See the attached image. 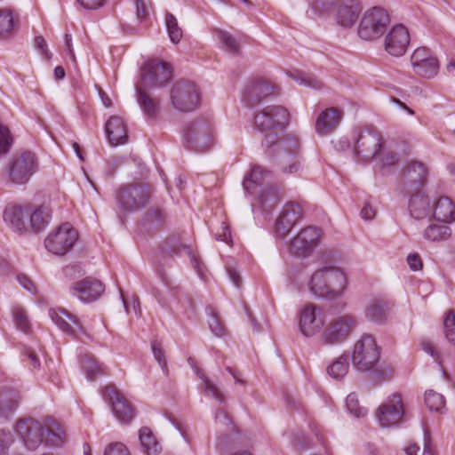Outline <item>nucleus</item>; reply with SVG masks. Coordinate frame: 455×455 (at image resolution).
I'll return each mask as SVG.
<instances>
[{
  "mask_svg": "<svg viewBox=\"0 0 455 455\" xmlns=\"http://www.w3.org/2000/svg\"><path fill=\"white\" fill-rule=\"evenodd\" d=\"M228 44H229V58L232 56L234 58L240 59L242 56L240 42L236 38L229 36Z\"/></svg>",
  "mask_w": 455,
  "mask_h": 455,
  "instance_id": "58",
  "label": "nucleus"
},
{
  "mask_svg": "<svg viewBox=\"0 0 455 455\" xmlns=\"http://www.w3.org/2000/svg\"><path fill=\"white\" fill-rule=\"evenodd\" d=\"M347 283V275L340 267L324 265L312 274L308 288L316 297L336 299L344 293Z\"/></svg>",
  "mask_w": 455,
  "mask_h": 455,
  "instance_id": "4",
  "label": "nucleus"
},
{
  "mask_svg": "<svg viewBox=\"0 0 455 455\" xmlns=\"http://www.w3.org/2000/svg\"><path fill=\"white\" fill-rule=\"evenodd\" d=\"M272 177V172L262 166L253 165L243 182V188L248 193L258 195V204L266 215L271 213L284 195L280 186L270 183Z\"/></svg>",
  "mask_w": 455,
  "mask_h": 455,
  "instance_id": "3",
  "label": "nucleus"
},
{
  "mask_svg": "<svg viewBox=\"0 0 455 455\" xmlns=\"http://www.w3.org/2000/svg\"><path fill=\"white\" fill-rule=\"evenodd\" d=\"M49 315L52 322L67 335L80 339L79 335L83 334L90 338L85 328L79 319L67 311L65 308H53L49 310Z\"/></svg>",
  "mask_w": 455,
  "mask_h": 455,
  "instance_id": "21",
  "label": "nucleus"
},
{
  "mask_svg": "<svg viewBox=\"0 0 455 455\" xmlns=\"http://www.w3.org/2000/svg\"><path fill=\"white\" fill-rule=\"evenodd\" d=\"M425 403L430 411H440L444 408L445 401L443 395L434 390H427L425 393Z\"/></svg>",
  "mask_w": 455,
  "mask_h": 455,
  "instance_id": "46",
  "label": "nucleus"
},
{
  "mask_svg": "<svg viewBox=\"0 0 455 455\" xmlns=\"http://www.w3.org/2000/svg\"><path fill=\"white\" fill-rule=\"evenodd\" d=\"M105 131L113 146L124 144L128 140L126 125L119 116H111L106 124Z\"/></svg>",
  "mask_w": 455,
  "mask_h": 455,
  "instance_id": "31",
  "label": "nucleus"
},
{
  "mask_svg": "<svg viewBox=\"0 0 455 455\" xmlns=\"http://www.w3.org/2000/svg\"><path fill=\"white\" fill-rule=\"evenodd\" d=\"M276 86L265 77L249 80L242 92V101L246 108H254L276 92Z\"/></svg>",
  "mask_w": 455,
  "mask_h": 455,
  "instance_id": "14",
  "label": "nucleus"
},
{
  "mask_svg": "<svg viewBox=\"0 0 455 455\" xmlns=\"http://www.w3.org/2000/svg\"><path fill=\"white\" fill-rule=\"evenodd\" d=\"M152 195L151 188L145 183L125 184L116 194L117 208L124 214L146 207Z\"/></svg>",
  "mask_w": 455,
  "mask_h": 455,
  "instance_id": "8",
  "label": "nucleus"
},
{
  "mask_svg": "<svg viewBox=\"0 0 455 455\" xmlns=\"http://www.w3.org/2000/svg\"><path fill=\"white\" fill-rule=\"evenodd\" d=\"M172 76L171 66L159 60H148L142 71L141 81L138 85L144 88H159L167 84Z\"/></svg>",
  "mask_w": 455,
  "mask_h": 455,
  "instance_id": "16",
  "label": "nucleus"
},
{
  "mask_svg": "<svg viewBox=\"0 0 455 455\" xmlns=\"http://www.w3.org/2000/svg\"><path fill=\"white\" fill-rule=\"evenodd\" d=\"M250 436L247 432H243L237 426L229 421V444L247 445Z\"/></svg>",
  "mask_w": 455,
  "mask_h": 455,
  "instance_id": "48",
  "label": "nucleus"
},
{
  "mask_svg": "<svg viewBox=\"0 0 455 455\" xmlns=\"http://www.w3.org/2000/svg\"><path fill=\"white\" fill-rule=\"evenodd\" d=\"M389 307L382 299H372L365 309V317L375 323H384L387 321Z\"/></svg>",
  "mask_w": 455,
  "mask_h": 455,
  "instance_id": "34",
  "label": "nucleus"
},
{
  "mask_svg": "<svg viewBox=\"0 0 455 455\" xmlns=\"http://www.w3.org/2000/svg\"><path fill=\"white\" fill-rule=\"evenodd\" d=\"M78 232L69 224L64 223L52 232L44 240L45 248L55 255H65L75 245Z\"/></svg>",
  "mask_w": 455,
  "mask_h": 455,
  "instance_id": "15",
  "label": "nucleus"
},
{
  "mask_svg": "<svg viewBox=\"0 0 455 455\" xmlns=\"http://www.w3.org/2000/svg\"><path fill=\"white\" fill-rule=\"evenodd\" d=\"M102 395L110 404L113 413L120 422L129 423L133 419V407L115 386H107L103 389Z\"/></svg>",
  "mask_w": 455,
  "mask_h": 455,
  "instance_id": "19",
  "label": "nucleus"
},
{
  "mask_svg": "<svg viewBox=\"0 0 455 455\" xmlns=\"http://www.w3.org/2000/svg\"><path fill=\"white\" fill-rule=\"evenodd\" d=\"M200 100L198 86L189 80L177 81L170 90V103L174 110L180 113L196 110Z\"/></svg>",
  "mask_w": 455,
  "mask_h": 455,
  "instance_id": "9",
  "label": "nucleus"
},
{
  "mask_svg": "<svg viewBox=\"0 0 455 455\" xmlns=\"http://www.w3.org/2000/svg\"><path fill=\"white\" fill-rule=\"evenodd\" d=\"M16 430L28 450L35 451L43 443L49 447H61L68 441L64 427L51 419L41 423L34 419H24L17 422Z\"/></svg>",
  "mask_w": 455,
  "mask_h": 455,
  "instance_id": "2",
  "label": "nucleus"
},
{
  "mask_svg": "<svg viewBox=\"0 0 455 455\" xmlns=\"http://www.w3.org/2000/svg\"><path fill=\"white\" fill-rule=\"evenodd\" d=\"M451 230L446 225L430 224L423 232V237L431 242L446 240L451 236Z\"/></svg>",
  "mask_w": 455,
  "mask_h": 455,
  "instance_id": "39",
  "label": "nucleus"
},
{
  "mask_svg": "<svg viewBox=\"0 0 455 455\" xmlns=\"http://www.w3.org/2000/svg\"><path fill=\"white\" fill-rule=\"evenodd\" d=\"M165 24L170 40L173 44H178L183 36V32L175 16L167 12L165 15Z\"/></svg>",
  "mask_w": 455,
  "mask_h": 455,
  "instance_id": "42",
  "label": "nucleus"
},
{
  "mask_svg": "<svg viewBox=\"0 0 455 455\" xmlns=\"http://www.w3.org/2000/svg\"><path fill=\"white\" fill-rule=\"evenodd\" d=\"M103 455H131V453L124 443L117 442L109 443Z\"/></svg>",
  "mask_w": 455,
  "mask_h": 455,
  "instance_id": "54",
  "label": "nucleus"
},
{
  "mask_svg": "<svg viewBox=\"0 0 455 455\" xmlns=\"http://www.w3.org/2000/svg\"><path fill=\"white\" fill-rule=\"evenodd\" d=\"M289 123L290 112L281 105H269L256 111L251 122L253 129L264 135L262 146L275 154L280 170L293 174L301 169L299 139L293 134L279 138Z\"/></svg>",
  "mask_w": 455,
  "mask_h": 455,
  "instance_id": "1",
  "label": "nucleus"
},
{
  "mask_svg": "<svg viewBox=\"0 0 455 455\" xmlns=\"http://www.w3.org/2000/svg\"><path fill=\"white\" fill-rule=\"evenodd\" d=\"M422 349L429 354L439 364H441V355L435 349L430 341H423L421 343Z\"/></svg>",
  "mask_w": 455,
  "mask_h": 455,
  "instance_id": "61",
  "label": "nucleus"
},
{
  "mask_svg": "<svg viewBox=\"0 0 455 455\" xmlns=\"http://www.w3.org/2000/svg\"><path fill=\"white\" fill-rule=\"evenodd\" d=\"M185 146L189 150L204 152L214 142L213 131L210 123L203 118L192 121L184 132Z\"/></svg>",
  "mask_w": 455,
  "mask_h": 455,
  "instance_id": "10",
  "label": "nucleus"
},
{
  "mask_svg": "<svg viewBox=\"0 0 455 455\" xmlns=\"http://www.w3.org/2000/svg\"><path fill=\"white\" fill-rule=\"evenodd\" d=\"M86 10H96L105 4V0H76Z\"/></svg>",
  "mask_w": 455,
  "mask_h": 455,
  "instance_id": "62",
  "label": "nucleus"
},
{
  "mask_svg": "<svg viewBox=\"0 0 455 455\" xmlns=\"http://www.w3.org/2000/svg\"><path fill=\"white\" fill-rule=\"evenodd\" d=\"M139 438L147 455H158L161 452L162 446L148 427L140 428Z\"/></svg>",
  "mask_w": 455,
  "mask_h": 455,
  "instance_id": "36",
  "label": "nucleus"
},
{
  "mask_svg": "<svg viewBox=\"0 0 455 455\" xmlns=\"http://www.w3.org/2000/svg\"><path fill=\"white\" fill-rule=\"evenodd\" d=\"M213 36L224 48L228 47V34L225 30L214 28Z\"/></svg>",
  "mask_w": 455,
  "mask_h": 455,
  "instance_id": "64",
  "label": "nucleus"
},
{
  "mask_svg": "<svg viewBox=\"0 0 455 455\" xmlns=\"http://www.w3.org/2000/svg\"><path fill=\"white\" fill-rule=\"evenodd\" d=\"M323 324L324 319L319 307L307 304L302 308L299 314V327L304 336H314L323 328Z\"/></svg>",
  "mask_w": 455,
  "mask_h": 455,
  "instance_id": "24",
  "label": "nucleus"
},
{
  "mask_svg": "<svg viewBox=\"0 0 455 455\" xmlns=\"http://www.w3.org/2000/svg\"><path fill=\"white\" fill-rule=\"evenodd\" d=\"M19 397L15 391L7 390L0 394V417L8 419L18 407Z\"/></svg>",
  "mask_w": 455,
  "mask_h": 455,
  "instance_id": "37",
  "label": "nucleus"
},
{
  "mask_svg": "<svg viewBox=\"0 0 455 455\" xmlns=\"http://www.w3.org/2000/svg\"><path fill=\"white\" fill-rule=\"evenodd\" d=\"M136 16L142 22L147 20L148 12L143 0H135Z\"/></svg>",
  "mask_w": 455,
  "mask_h": 455,
  "instance_id": "60",
  "label": "nucleus"
},
{
  "mask_svg": "<svg viewBox=\"0 0 455 455\" xmlns=\"http://www.w3.org/2000/svg\"><path fill=\"white\" fill-rule=\"evenodd\" d=\"M14 22L12 12L7 10H0V38H4L12 34Z\"/></svg>",
  "mask_w": 455,
  "mask_h": 455,
  "instance_id": "45",
  "label": "nucleus"
},
{
  "mask_svg": "<svg viewBox=\"0 0 455 455\" xmlns=\"http://www.w3.org/2000/svg\"><path fill=\"white\" fill-rule=\"evenodd\" d=\"M147 89L140 85L136 86L137 101L145 116L154 118L158 113L160 100L147 94L145 92Z\"/></svg>",
  "mask_w": 455,
  "mask_h": 455,
  "instance_id": "35",
  "label": "nucleus"
},
{
  "mask_svg": "<svg viewBox=\"0 0 455 455\" xmlns=\"http://www.w3.org/2000/svg\"><path fill=\"white\" fill-rule=\"evenodd\" d=\"M357 326L355 315L346 314L331 319L322 334V341L325 345H339L348 339Z\"/></svg>",
  "mask_w": 455,
  "mask_h": 455,
  "instance_id": "12",
  "label": "nucleus"
},
{
  "mask_svg": "<svg viewBox=\"0 0 455 455\" xmlns=\"http://www.w3.org/2000/svg\"><path fill=\"white\" fill-rule=\"evenodd\" d=\"M291 77L298 82L299 84L307 86L312 89H321L323 87V83L315 76L311 74H307L301 71H296L294 73H291Z\"/></svg>",
  "mask_w": 455,
  "mask_h": 455,
  "instance_id": "43",
  "label": "nucleus"
},
{
  "mask_svg": "<svg viewBox=\"0 0 455 455\" xmlns=\"http://www.w3.org/2000/svg\"><path fill=\"white\" fill-rule=\"evenodd\" d=\"M346 406L348 411L356 418L363 417L367 413V410L359 405L357 395L355 393H351L347 396Z\"/></svg>",
  "mask_w": 455,
  "mask_h": 455,
  "instance_id": "50",
  "label": "nucleus"
},
{
  "mask_svg": "<svg viewBox=\"0 0 455 455\" xmlns=\"http://www.w3.org/2000/svg\"><path fill=\"white\" fill-rule=\"evenodd\" d=\"M362 11L358 0H344L337 12L338 23L344 28L352 27L357 20Z\"/></svg>",
  "mask_w": 455,
  "mask_h": 455,
  "instance_id": "30",
  "label": "nucleus"
},
{
  "mask_svg": "<svg viewBox=\"0 0 455 455\" xmlns=\"http://www.w3.org/2000/svg\"><path fill=\"white\" fill-rule=\"evenodd\" d=\"M28 216L30 217V227L32 230L38 233L43 231L49 223L51 212L48 207L40 206L34 212L30 210Z\"/></svg>",
  "mask_w": 455,
  "mask_h": 455,
  "instance_id": "38",
  "label": "nucleus"
},
{
  "mask_svg": "<svg viewBox=\"0 0 455 455\" xmlns=\"http://www.w3.org/2000/svg\"><path fill=\"white\" fill-rule=\"evenodd\" d=\"M427 171L423 163L411 162L404 170L401 180V193L411 195L414 191L422 190L427 181Z\"/></svg>",
  "mask_w": 455,
  "mask_h": 455,
  "instance_id": "20",
  "label": "nucleus"
},
{
  "mask_svg": "<svg viewBox=\"0 0 455 455\" xmlns=\"http://www.w3.org/2000/svg\"><path fill=\"white\" fill-rule=\"evenodd\" d=\"M209 327L212 332L217 337H222L225 333V328L221 323L217 312L211 310L208 320Z\"/></svg>",
  "mask_w": 455,
  "mask_h": 455,
  "instance_id": "52",
  "label": "nucleus"
},
{
  "mask_svg": "<svg viewBox=\"0 0 455 455\" xmlns=\"http://www.w3.org/2000/svg\"><path fill=\"white\" fill-rule=\"evenodd\" d=\"M183 252L189 256L190 261L198 275L201 278H204V266L201 263L199 258L192 251L191 248L182 241L180 235H172L166 238L159 246V255L156 261V272L166 284H168V283L164 270L162 269L163 266L166 263L167 258L180 256Z\"/></svg>",
  "mask_w": 455,
  "mask_h": 455,
  "instance_id": "6",
  "label": "nucleus"
},
{
  "mask_svg": "<svg viewBox=\"0 0 455 455\" xmlns=\"http://www.w3.org/2000/svg\"><path fill=\"white\" fill-rule=\"evenodd\" d=\"M411 63L415 75L425 79L435 77L440 68L436 56L427 47L417 48L411 56Z\"/></svg>",
  "mask_w": 455,
  "mask_h": 455,
  "instance_id": "17",
  "label": "nucleus"
},
{
  "mask_svg": "<svg viewBox=\"0 0 455 455\" xmlns=\"http://www.w3.org/2000/svg\"><path fill=\"white\" fill-rule=\"evenodd\" d=\"M105 291L104 284L93 277H86L76 282L70 287V292L82 302L91 303L97 300Z\"/></svg>",
  "mask_w": 455,
  "mask_h": 455,
  "instance_id": "25",
  "label": "nucleus"
},
{
  "mask_svg": "<svg viewBox=\"0 0 455 455\" xmlns=\"http://www.w3.org/2000/svg\"><path fill=\"white\" fill-rule=\"evenodd\" d=\"M197 376L203 379V388L205 395L214 397L219 403H222L225 400L224 395L219 390L218 387L209 379H207L200 371H196Z\"/></svg>",
  "mask_w": 455,
  "mask_h": 455,
  "instance_id": "44",
  "label": "nucleus"
},
{
  "mask_svg": "<svg viewBox=\"0 0 455 455\" xmlns=\"http://www.w3.org/2000/svg\"><path fill=\"white\" fill-rule=\"evenodd\" d=\"M410 44V35L403 25L392 28L385 38V50L395 57L403 56Z\"/></svg>",
  "mask_w": 455,
  "mask_h": 455,
  "instance_id": "26",
  "label": "nucleus"
},
{
  "mask_svg": "<svg viewBox=\"0 0 455 455\" xmlns=\"http://www.w3.org/2000/svg\"><path fill=\"white\" fill-rule=\"evenodd\" d=\"M38 161L30 151L15 154L9 163L8 174L12 182L25 184L36 172Z\"/></svg>",
  "mask_w": 455,
  "mask_h": 455,
  "instance_id": "13",
  "label": "nucleus"
},
{
  "mask_svg": "<svg viewBox=\"0 0 455 455\" xmlns=\"http://www.w3.org/2000/svg\"><path fill=\"white\" fill-rule=\"evenodd\" d=\"M18 282L21 286H23L27 291L31 293L36 292V287L33 282L25 275H19L17 276Z\"/></svg>",
  "mask_w": 455,
  "mask_h": 455,
  "instance_id": "63",
  "label": "nucleus"
},
{
  "mask_svg": "<svg viewBox=\"0 0 455 455\" xmlns=\"http://www.w3.org/2000/svg\"><path fill=\"white\" fill-rule=\"evenodd\" d=\"M431 214L438 221L452 222L455 220V205L449 197H440L434 206L432 205Z\"/></svg>",
  "mask_w": 455,
  "mask_h": 455,
  "instance_id": "33",
  "label": "nucleus"
},
{
  "mask_svg": "<svg viewBox=\"0 0 455 455\" xmlns=\"http://www.w3.org/2000/svg\"><path fill=\"white\" fill-rule=\"evenodd\" d=\"M382 146L380 132L373 126L357 127L352 134V151L360 163H368L377 156Z\"/></svg>",
  "mask_w": 455,
  "mask_h": 455,
  "instance_id": "7",
  "label": "nucleus"
},
{
  "mask_svg": "<svg viewBox=\"0 0 455 455\" xmlns=\"http://www.w3.org/2000/svg\"><path fill=\"white\" fill-rule=\"evenodd\" d=\"M12 316L17 329L25 333H28L30 323L25 310L22 307H15L12 309Z\"/></svg>",
  "mask_w": 455,
  "mask_h": 455,
  "instance_id": "47",
  "label": "nucleus"
},
{
  "mask_svg": "<svg viewBox=\"0 0 455 455\" xmlns=\"http://www.w3.org/2000/svg\"><path fill=\"white\" fill-rule=\"evenodd\" d=\"M408 196V212L411 218L416 220H421L427 218L432 213V204L430 198L423 190L414 191L411 195H403Z\"/></svg>",
  "mask_w": 455,
  "mask_h": 455,
  "instance_id": "27",
  "label": "nucleus"
},
{
  "mask_svg": "<svg viewBox=\"0 0 455 455\" xmlns=\"http://www.w3.org/2000/svg\"><path fill=\"white\" fill-rule=\"evenodd\" d=\"M302 218L303 209L301 205L297 202H287L283 205L275 224L276 235L280 237H284Z\"/></svg>",
  "mask_w": 455,
  "mask_h": 455,
  "instance_id": "23",
  "label": "nucleus"
},
{
  "mask_svg": "<svg viewBox=\"0 0 455 455\" xmlns=\"http://www.w3.org/2000/svg\"><path fill=\"white\" fill-rule=\"evenodd\" d=\"M407 263L412 271L420 270L423 267L421 258L418 253H411L408 255Z\"/></svg>",
  "mask_w": 455,
  "mask_h": 455,
  "instance_id": "59",
  "label": "nucleus"
},
{
  "mask_svg": "<svg viewBox=\"0 0 455 455\" xmlns=\"http://www.w3.org/2000/svg\"><path fill=\"white\" fill-rule=\"evenodd\" d=\"M229 281L232 283L233 286L235 287V291H234L233 297L240 299L243 309L247 316V319L254 331H260V325L256 320V318L253 316L251 310L247 306V304L241 299L242 298V288H243V277L241 275L240 270L229 264Z\"/></svg>",
  "mask_w": 455,
  "mask_h": 455,
  "instance_id": "29",
  "label": "nucleus"
},
{
  "mask_svg": "<svg viewBox=\"0 0 455 455\" xmlns=\"http://www.w3.org/2000/svg\"><path fill=\"white\" fill-rule=\"evenodd\" d=\"M13 443V436L10 431H0V454L7 455V450Z\"/></svg>",
  "mask_w": 455,
  "mask_h": 455,
  "instance_id": "55",
  "label": "nucleus"
},
{
  "mask_svg": "<svg viewBox=\"0 0 455 455\" xmlns=\"http://www.w3.org/2000/svg\"><path fill=\"white\" fill-rule=\"evenodd\" d=\"M30 208L18 205H9L4 209V221L16 232L26 229L25 219L28 217Z\"/></svg>",
  "mask_w": 455,
  "mask_h": 455,
  "instance_id": "32",
  "label": "nucleus"
},
{
  "mask_svg": "<svg viewBox=\"0 0 455 455\" xmlns=\"http://www.w3.org/2000/svg\"><path fill=\"white\" fill-rule=\"evenodd\" d=\"M229 374L232 375L234 379V392L235 395L238 397L245 394L246 392V382L242 378V375L240 372H237L235 371H233L231 368H229Z\"/></svg>",
  "mask_w": 455,
  "mask_h": 455,
  "instance_id": "53",
  "label": "nucleus"
},
{
  "mask_svg": "<svg viewBox=\"0 0 455 455\" xmlns=\"http://www.w3.org/2000/svg\"><path fill=\"white\" fill-rule=\"evenodd\" d=\"M152 351L154 357L158 362L163 371H167V363L163 349L155 342L152 344Z\"/></svg>",
  "mask_w": 455,
  "mask_h": 455,
  "instance_id": "56",
  "label": "nucleus"
},
{
  "mask_svg": "<svg viewBox=\"0 0 455 455\" xmlns=\"http://www.w3.org/2000/svg\"><path fill=\"white\" fill-rule=\"evenodd\" d=\"M321 231L315 227L301 229L289 243V252L298 258H307L318 244Z\"/></svg>",
  "mask_w": 455,
  "mask_h": 455,
  "instance_id": "18",
  "label": "nucleus"
},
{
  "mask_svg": "<svg viewBox=\"0 0 455 455\" xmlns=\"http://www.w3.org/2000/svg\"><path fill=\"white\" fill-rule=\"evenodd\" d=\"M81 365L89 380H94L97 376L104 373L102 366L92 355H85Z\"/></svg>",
  "mask_w": 455,
  "mask_h": 455,
  "instance_id": "40",
  "label": "nucleus"
},
{
  "mask_svg": "<svg viewBox=\"0 0 455 455\" xmlns=\"http://www.w3.org/2000/svg\"><path fill=\"white\" fill-rule=\"evenodd\" d=\"M348 368V356L344 354L327 368V372L331 378L340 379L347 373Z\"/></svg>",
  "mask_w": 455,
  "mask_h": 455,
  "instance_id": "41",
  "label": "nucleus"
},
{
  "mask_svg": "<svg viewBox=\"0 0 455 455\" xmlns=\"http://www.w3.org/2000/svg\"><path fill=\"white\" fill-rule=\"evenodd\" d=\"M389 21L384 9L373 7L363 14L358 27V36L366 41L378 39L386 32Z\"/></svg>",
  "mask_w": 455,
  "mask_h": 455,
  "instance_id": "11",
  "label": "nucleus"
},
{
  "mask_svg": "<svg viewBox=\"0 0 455 455\" xmlns=\"http://www.w3.org/2000/svg\"><path fill=\"white\" fill-rule=\"evenodd\" d=\"M343 111L336 108H328L322 111L315 121V131L321 136L333 132L343 118Z\"/></svg>",
  "mask_w": 455,
  "mask_h": 455,
  "instance_id": "28",
  "label": "nucleus"
},
{
  "mask_svg": "<svg viewBox=\"0 0 455 455\" xmlns=\"http://www.w3.org/2000/svg\"><path fill=\"white\" fill-rule=\"evenodd\" d=\"M403 412L400 395L393 394L378 408L377 418L382 427H390L402 420Z\"/></svg>",
  "mask_w": 455,
  "mask_h": 455,
  "instance_id": "22",
  "label": "nucleus"
},
{
  "mask_svg": "<svg viewBox=\"0 0 455 455\" xmlns=\"http://www.w3.org/2000/svg\"><path fill=\"white\" fill-rule=\"evenodd\" d=\"M12 144V137L7 126L0 124V156L10 150Z\"/></svg>",
  "mask_w": 455,
  "mask_h": 455,
  "instance_id": "51",
  "label": "nucleus"
},
{
  "mask_svg": "<svg viewBox=\"0 0 455 455\" xmlns=\"http://www.w3.org/2000/svg\"><path fill=\"white\" fill-rule=\"evenodd\" d=\"M146 216H147V219L148 221H150L152 223L159 224L164 220L166 214L163 210L155 208V209H150L147 212Z\"/></svg>",
  "mask_w": 455,
  "mask_h": 455,
  "instance_id": "57",
  "label": "nucleus"
},
{
  "mask_svg": "<svg viewBox=\"0 0 455 455\" xmlns=\"http://www.w3.org/2000/svg\"><path fill=\"white\" fill-rule=\"evenodd\" d=\"M444 335L449 343L455 346V315L453 310H449L443 320Z\"/></svg>",
  "mask_w": 455,
  "mask_h": 455,
  "instance_id": "49",
  "label": "nucleus"
},
{
  "mask_svg": "<svg viewBox=\"0 0 455 455\" xmlns=\"http://www.w3.org/2000/svg\"><path fill=\"white\" fill-rule=\"evenodd\" d=\"M380 348L373 336L364 334L354 346L352 364L360 372L370 373L374 379H382L386 371L380 366Z\"/></svg>",
  "mask_w": 455,
  "mask_h": 455,
  "instance_id": "5",
  "label": "nucleus"
}]
</instances>
